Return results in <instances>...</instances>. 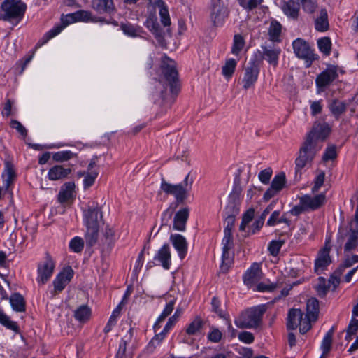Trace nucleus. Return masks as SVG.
Masks as SVG:
<instances>
[{
    "label": "nucleus",
    "instance_id": "obj_1",
    "mask_svg": "<svg viewBox=\"0 0 358 358\" xmlns=\"http://www.w3.org/2000/svg\"><path fill=\"white\" fill-rule=\"evenodd\" d=\"M266 310L264 305L247 308L235 319L234 324L240 329H257L261 326Z\"/></svg>",
    "mask_w": 358,
    "mask_h": 358
},
{
    "label": "nucleus",
    "instance_id": "obj_2",
    "mask_svg": "<svg viewBox=\"0 0 358 358\" xmlns=\"http://www.w3.org/2000/svg\"><path fill=\"white\" fill-rule=\"evenodd\" d=\"M189 173L185 178L182 183L173 185L167 182L164 178L162 180L160 189L166 194L174 196L178 203H182L188 197L189 190L191 189L192 180L189 183Z\"/></svg>",
    "mask_w": 358,
    "mask_h": 358
},
{
    "label": "nucleus",
    "instance_id": "obj_3",
    "mask_svg": "<svg viewBox=\"0 0 358 358\" xmlns=\"http://www.w3.org/2000/svg\"><path fill=\"white\" fill-rule=\"evenodd\" d=\"M2 13L0 14V20L10 21L13 19L20 20L23 17L26 5L21 0H4L1 6Z\"/></svg>",
    "mask_w": 358,
    "mask_h": 358
},
{
    "label": "nucleus",
    "instance_id": "obj_4",
    "mask_svg": "<svg viewBox=\"0 0 358 358\" xmlns=\"http://www.w3.org/2000/svg\"><path fill=\"white\" fill-rule=\"evenodd\" d=\"M320 147L315 143L311 144L309 140H305L301 145L299 156L295 160L296 173L299 172L308 164L311 163Z\"/></svg>",
    "mask_w": 358,
    "mask_h": 358
},
{
    "label": "nucleus",
    "instance_id": "obj_5",
    "mask_svg": "<svg viewBox=\"0 0 358 358\" xmlns=\"http://www.w3.org/2000/svg\"><path fill=\"white\" fill-rule=\"evenodd\" d=\"M161 69L164 78L169 83L171 92H177L178 74L175 62L164 55L161 59Z\"/></svg>",
    "mask_w": 358,
    "mask_h": 358
},
{
    "label": "nucleus",
    "instance_id": "obj_6",
    "mask_svg": "<svg viewBox=\"0 0 358 358\" xmlns=\"http://www.w3.org/2000/svg\"><path fill=\"white\" fill-rule=\"evenodd\" d=\"M292 48L295 55L305 61L306 67L310 66L312 63L319 58L318 55L313 52L309 43L303 38L295 39L292 42Z\"/></svg>",
    "mask_w": 358,
    "mask_h": 358
},
{
    "label": "nucleus",
    "instance_id": "obj_7",
    "mask_svg": "<svg viewBox=\"0 0 358 358\" xmlns=\"http://www.w3.org/2000/svg\"><path fill=\"white\" fill-rule=\"evenodd\" d=\"M301 309L292 308L287 315V328L289 330H294L299 327L301 334H304L312 327L310 321L305 317Z\"/></svg>",
    "mask_w": 358,
    "mask_h": 358
},
{
    "label": "nucleus",
    "instance_id": "obj_8",
    "mask_svg": "<svg viewBox=\"0 0 358 358\" xmlns=\"http://www.w3.org/2000/svg\"><path fill=\"white\" fill-rule=\"evenodd\" d=\"M229 10L224 0L211 1L210 18L215 26H221L229 17Z\"/></svg>",
    "mask_w": 358,
    "mask_h": 358
},
{
    "label": "nucleus",
    "instance_id": "obj_9",
    "mask_svg": "<svg viewBox=\"0 0 358 358\" xmlns=\"http://www.w3.org/2000/svg\"><path fill=\"white\" fill-rule=\"evenodd\" d=\"M55 269V263L49 253H45L44 260L38 263L36 281L39 285L45 284L52 277Z\"/></svg>",
    "mask_w": 358,
    "mask_h": 358
},
{
    "label": "nucleus",
    "instance_id": "obj_10",
    "mask_svg": "<svg viewBox=\"0 0 358 358\" xmlns=\"http://www.w3.org/2000/svg\"><path fill=\"white\" fill-rule=\"evenodd\" d=\"M331 129L328 124L315 123L312 129L306 136V140H309L311 144L315 143L322 148V142L326 139L330 133Z\"/></svg>",
    "mask_w": 358,
    "mask_h": 358
},
{
    "label": "nucleus",
    "instance_id": "obj_11",
    "mask_svg": "<svg viewBox=\"0 0 358 358\" xmlns=\"http://www.w3.org/2000/svg\"><path fill=\"white\" fill-rule=\"evenodd\" d=\"M338 76L337 66L331 65L317 75L315 79L316 86L319 91L323 92Z\"/></svg>",
    "mask_w": 358,
    "mask_h": 358
},
{
    "label": "nucleus",
    "instance_id": "obj_12",
    "mask_svg": "<svg viewBox=\"0 0 358 358\" xmlns=\"http://www.w3.org/2000/svg\"><path fill=\"white\" fill-rule=\"evenodd\" d=\"M222 243L223 248L220 270L223 273H226L229 271V268L232 264V258L229 254V250L234 246L232 234L224 233V237Z\"/></svg>",
    "mask_w": 358,
    "mask_h": 358
},
{
    "label": "nucleus",
    "instance_id": "obj_13",
    "mask_svg": "<svg viewBox=\"0 0 358 358\" xmlns=\"http://www.w3.org/2000/svg\"><path fill=\"white\" fill-rule=\"evenodd\" d=\"M259 73V67L256 61H250L244 69V76L242 80L243 87L248 90L257 82Z\"/></svg>",
    "mask_w": 358,
    "mask_h": 358
},
{
    "label": "nucleus",
    "instance_id": "obj_14",
    "mask_svg": "<svg viewBox=\"0 0 358 358\" xmlns=\"http://www.w3.org/2000/svg\"><path fill=\"white\" fill-rule=\"evenodd\" d=\"M71 13L66 15H62L61 17V24L55 26L52 29L48 31L43 36L41 43V41L37 43L36 48L47 43L49 40L58 35L64 29V28H65L69 24L76 22V20H74V17H69Z\"/></svg>",
    "mask_w": 358,
    "mask_h": 358
},
{
    "label": "nucleus",
    "instance_id": "obj_15",
    "mask_svg": "<svg viewBox=\"0 0 358 358\" xmlns=\"http://www.w3.org/2000/svg\"><path fill=\"white\" fill-rule=\"evenodd\" d=\"M286 177L283 172H281L274 176L271 181L270 187L265 192L264 199L268 201L277 195L285 186Z\"/></svg>",
    "mask_w": 358,
    "mask_h": 358
},
{
    "label": "nucleus",
    "instance_id": "obj_16",
    "mask_svg": "<svg viewBox=\"0 0 358 358\" xmlns=\"http://www.w3.org/2000/svg\"><path fill=\"white\" fill-rule=\"evenodd\" d=\"M74 272L71 267L64 268L53 280L54 294L61 292L70 282L73 276Z\"/></svg>",
    "mask_w": 358,
    "mask_h": 358
},
{
    "label": "nucleus",
    "instance_id": "obj_17",
    "mask_svg": "<svg viewBox=\"0 0 358 358\" xmlns=\"http://www.w3.org/2000/svg\"><path fill=\"white\" fill-rule=\"evenodd\" d=\"M241 189L238 187L234 188L232 192L229 196V201L224 209L227 216L233 215L236 217L239 213L240 194Z\"/></svg>",
    "mask_w": 358,
    "mask_h": 358
},
{
    "label": "nucleus",
    "instance_id": "obj_18",
    "mask_svg": "<svg viewBox=\"0 0 358 358\" xmlns=\"http://www.w3.org/2000/svg\"><path fill=\"white\" fill-rule=\"evenodd\" d=\"M99 217L102 218L101 208L96 203L93 202L91 206H88L87 210L84 214V221L85 226L99 227Z\"/></svg>",
    "mask_w": 358,
    "mask_h": 358
},
{
    "label": "nucleus",
    "instance_id": "obj_19",
    "mask_svg": "<svg viewBox=\"0 0 358 358\" xmlns=\"http://www.w3.org/2000/svg\"><path fill=\"white\" fill-rule=\"evenodd\" d=\"M262 278V270L258 263H253L243 276V282L248 287L255 285Z\"/></svg>",
    "mask_w": 358,
    "mask_h": 358
},
{
    "label": "nucleus",
    "instance_id": "obj_20",
    "mask_svg": "<svg viewBox=\"0 0 358 358\" xmlns=\"http://www.w3.org/2000/svg\"><path fill=\"white\" fill-rule=\"evenodd\" d=\"M301 198V203L304 205L306 210H315L320 208L325 201V195L317 194L314 196L303 195Z\"/></svg>",
    "mask_w": 358,
    "mask_h": 358
},
{
    "label": "nucleus",
    "instance_id": "obj_21",
    "mask_svg": "<svg viewBox=\"0 0 358 358\" xmlns=\"http://www.w3.org/2000/svg\"><path fill=\"white\" fill-rule=\"evenodd\" d=\"M154 260L159 262L158 265H161L164 269H170L171 265V254L169 245L165 243L157 251L154 257Z\"/></svg>",
    "mask_w": 358,
    "mask_h": 358
},
{
    "label": "nucleus",
    "instance_id": "obj_22",
    "mask_svg": "<svg viewBox=\"0 0 358 358\" xmlns=\"http://www.w3.org/2000/svg\"><path fill=\"white\" fill-rule=\"evenodd\" d=\"M330 252V246L327 245L326 243L324 247L320 250L318 253V257L315 259V269L317 272L320 270L322 271L329 266L331 262V257L329 255Z\"/></svg>",
    "mask_w": 358,
    "mask_h": 358
},
{
    "label": "nucleus",
    "instance_id": "obj_23",
    "mask_svg": "<svg viewBox=\"0 0 358 358\" xmlns=\"http://www.w3.org/2000/svg\"><path fill=\"white\" fill-rule=\"evenodd\" d=\"M75 183L73 182H65L60 189L57 196L58 201L60 203H64L73 200L76 196L75 192Z\"/></svg>",
    "mask_w": 358,
    "mask_h": 358
},
{
    "label": "nucleus",
    "instance_id": "obj_24",
    "mask_svg": "<svg viewBox=\"0 0 358 358\" xmlns=\"http://www.w3.org/2000/svg\"><path fill=\"white\" fill-rule=\"evenodd\" d=\"M170 240L178 253V256L183 259L187 253V243L185 238L180 234H172Z\"/></svg>",
    "mask_w": 358,
    "mask_h": 358
},
{
    "label": "nucleus",
    "instance_id": "obj_25",
    "mask_svg": "<svg viewBox=\"0 0 358 358\" xmlns=\"http://www.w3.org/2000/svg\"><path fill=\"white\" fill-rule=\"evenodd\" d=\"M71 171L72 170L69 167H64L62 165H55L49 169L48 178L52 181L64 180L68 177Z\"/></svg>",
    "mask_w": 358,
    "mask_h": 358
},
{
    "label": "nucleus",
    "instance_id": "obj_26",
    "mask_svg": "<svg viewBox=\"0 0 358 358\" xmlns=\"http://www.w3.org/2000/svg\"><path fill=\"white\" fill-rule=\"evenodd\" d=\"M314 25L316 31L324 32L329 28L328 14L326 8H322L319 10L316 16H313Z\"/></svg>",
    "mask_w": 358,
    "mask_h": 358
},
{
    "label": "nucleus",
    "instance_id": "obj_27",
    "mask_svg": "<svg viewBox=\"0 0 358 358\" xmlns=\"http://www.w3.org/2000/svg\"><path fill=\"white\" fill-rule=\"evenodd\" d=\"M282 10L289 18L297 20L300 13V3L294 0L283 1L282 4Z\"/></svg>",
    "mask_w": 358,
    "mask_h": 358
},
{
    "label": "nucleus",
    "instance_id": "obj_28",
    "mask_svg": "<svg viewBox=\"0 0 358 358\" xmlns=\"http://www.w3.org/2000/svg\"><path fill=\"white\" fill-rule=\"evenodd\" d=\"M92 8L99 13L110 14L115 10L113 0H92Z\"/></svg>",
    "mask_w": 358,
    "mask_h": 358
},
{
    "label": "nucleus",
    "instance_id": "obj_29",
    "mask_svg": "<svg viewBox=\"0 0 358 358\" xmlns=\"http://www.w3.org/2000/svg\"><path fill=\"white\" fill-rule=\"evenodd\" d=\"M262 58L266 59L271 65L275 67L278 64L279 55L281 52L280 48L262 47Z\"/></svg>",
    "mask_w": 358,
    "mask_h": 358
},
{
    "label": "nucleus",
    "instance_id": "obj_30",
    "mask_svg": "<svg viewBox=\"0 0 358 358\" xmlns=\"http://www.w3.org/2000/svg\"><path fill=\"white\" fill-rule=\"evenodd\" d=\"M189 217L188 208H184L178 210L173 218V229L178 231H184Z\"/></svg>",
    "mask_w": 358,
    "mask_h": 358
},
{
    "label": "nucleus",
    "instance_id": "obj_31",
    "mask_svg": "<svg viewBox=\"0 0 358 358\" xmlns=\"http://www.w3.org/2000/svg\"><path fill=\"white\" fill-rule=\"evenodd\" d=\"M120 27L125 35L132 38L139 37L144 32L141 26L138 24H133L127 21L121 22L120 24Z\"/></svg>",
    "mask_w": 358,
    "mask_h": 358
},
{
    "label": "nucleus",
    "instance_id": "obj_32",
    "mask_svg": "<svg viewBox=\"0 0 358 358\" xmlns=\"http://www.w3.org/2000/svg\"><path fill=\"white\" fill-rule=\"evenodd\" d=\"M319 314V301L315 298H311L306 303V317L310 321L315 322L317 320Z\"/></svg>",
    "mask_w": 358,
    "mask_h": 358
},
{
    "label": "nucleus",
    "instance_id": "obj_33",
    "mask_svg": "<svg viewBox=\"0 0 358 358\" xmlns=\"http://www.w3.org/2000/svg\"><path fill=\"white\" fill-rule=\"evenodd\" d=\"M10 303L16 312H24L26 310L25 300L20 293L13 294L10 297Z\"/></svg>",
    "mask_w": 358,
    "mask_h": 358
},
{
    "label": "nucleus",
    "instance_id": "obj_34",
    "mask_svg": "<svg viewBox=\"0 0 358 358\" xmlns=\"http://www.w3.org/2000/svg\"><path fill=\"white\" fill-rule=\"evenodd\" d=\"M69 17H74V20H76V22H95L97 20L96 16H94L90 11L85 10H79L71 13Z\"/></svg>",
    "mask_w": 358,
    "mask_h": 358
},
{
    "label": "nucleus",
    "instance_id": "obj_35",
    "mask_svg": "<svg viewBox=\"0 0 358 358\" xmlns=\"http://www.w3.org/2000/svg\"><path fill=\"white\" fill-rule=\"evenodd\" d=\"M91 309L87 305L79 306L74 312V317L81 323L87 322L91 316Z\"/></svg>",
    "mask_w": 358,
    "mask_h": 358
},
{
    "label": "nucleus",
    "instance_id": "obj_36",
    "mask_svg": "<svg viewBox=\"0 0 358 358\" xmlns=\"http://www.w3.org/2000/svg\"><path fill=\"white\" fill-rule=\"evenodd\" d=\"M87 231L85 235L86 243L88 246H93L97 242L99 227L86 226Z\"/></svg>",
    "mask_w": 358,
    "mask_h": 358
},
{
    "label": "nucleus",
    "instance_id": "obj_37",
    "mask_svg": "<svg viewBox=\"0 0 358 358\" xmlns=\"http://www.w3.org/2000/svg\"><path fill=\"white\" fill-rule=\"evenodd\" d=\"M281 31L282 25L276 20L272 21L270 24L268 32L269 39L273 42H280Z\"/></svg>",
    "mask_w": 358,
    "mask_h": 358
},
{
    "label": "nucleus",
    "instance_id": "obj_38",
    "mask_svg": "<svg viewBox=\"0 0 358 358\" xmlns=\"http://www.w3.org/2000/svg\"><path fill=\"white\" fill-rule=\"evenodd\" d=\"M329 109L331 113L336 117L338 118L342 114H343L347 109V105L344 101L335 99L329 105Z\"/></svg>",
    "mask_w": 358,
    "mask_h": 358
},
{
    "label": "nucleus",
    "instance_id": "obj_39",
    "mask_svg": "<svg viewBox=\"0 0 358 358\" xmlns=\"http://www.w3.org/2000/svg\"><path fill=\"white\" fill-rule=\"evenodd\" d=\"M157 6L159 8V15L161 18V22L164 26H169L171 24V20L169 13L165 3L162 0H158L156 3Z\"/></svg>",
    "mask_w": 358,
    "mask_h": 358
},
{
    "label": "nucleus",
    "instance_id": "obj_40",
    "mask_svg": "<svg viewBox=\"0 0 358 358\" xmlns=\"http://www.w3.org/2000/svg\"><path fill=\"white\" fill-rule=\"evenodd\" d=\"M237 61L234 59H229L226 60L224 65L222 68V75L227 80L230 79L236 69Z\"/></svg>",
    "mask_w": 358,
    "mask_h": 358
},
{
    "label": "nucleus",
    "instance_id": "obj_41",
    "mask_svg": "<svg viewBox=\"0 0 358 358\" xmlns=\"http://www.w3.org/2000/svg\"><path fill=\"white\" fill-rule=\"evenodd\" d=\"M166 333L164 330L160 331L159 333H155V336L152 338V340L149 342L148 345H147V350L150 352H153L155 348L159 346L162 341L165 338L166 336Z\"/></svg>",
    "mask_w": 358,
    "mask_h": 358
},
{
    "label": "nucleus",
    "instance_id": "obj_42",
    "mask_svg": "<svg viewBox=\"0 0 358 358\" xmlns=\"http://www.w3.org/2000/svg\"><path fill=\"white\" fill-rule=\"evenodd\" d=\"M145 25L156 37L161 36V29L156 17L150 16L148 17Z\"/></svg>",
    "mask_w": 358,
    "mask_h": 358
},
{
    "label": "nucleus",
    "instance_id": "obj_43",
    "mask_svg": "<svg viewBox=\"0 0 358 358\" xmlns=\"http://www.w3.org/2000/svg\"><path fill=\"white\" fill-rule=\"evenodd\" d=\"M203 325V320L197 316L194 320L187 326L186 333L188 335H194L200 331Z\"/></svg>",
    "mask_w": 358,
    "mask_h": 358
},
{
    "label": "nucleus",
    "instance_id": "obj_44",
    "mask_svg": "<svg viewBox=\"0 0 358 358\" xmlns=\"http://www.w3.org/2000/svg\"><path fill=\"white\" fill-rule=\"evenodd\" d=\"M0 323L7 329L15 332L19 331V327L17 322L11 321L1 310H0Z\"/></svg>",
    "mask_w": 358,
    "mask_h": 358
},
{
    "label": "nucleus",
    "instance_id": "obj_45",
    "mask_svg": "<svg viewBox=\"0 0 358 358\" xmlns=\"http://www.w3.org/2000/svg\"><path fill=\"white\" fill-rule=\"evenodd\" d=\"M358 245V231L351 230L348 241L344 246V251H350Z\"/></svg>",
    "mask_w": 358,
    "mask_h": 358
},
{
    "label": "nucleus",
    "instance_id": "obj_46",
    "mask_svg": "<svg viewBox=\"0 0 358 358\" xmlns=\"http://www.w3.org/2000/svg\"><path fill=\"white\" fill-rule=\"evenodd\" d=\"M76 156V154L73 153L70 150H63L53 153L52 159L54 161L57 162H64L73 158Z\"/></svg>",
    "mask_w": 358,
    "mask_h": 358
},
{
    "label": "nucleus",
    "instance_id": "obj_47",
    "mask_svg": "<svg viewBox=\"0 0 358 358\" xmlns=\"http://www.w3.org/2000/svg\"><path fill=\"white\" fill-rule=\"evenodd\" d=\"M333 335H334V328L332 327L325 334V336L322 340V344H321V349L322 350V352H324V354H328L329 352V351L331 350Z\"/></svg>",
    "mask_w": 358,
    "mask_h": 358
},
{
    "label": "nucleus",
    "instance_id": "obj_48",
    "mask_svg": "<svg viewBox=\"0 0 358 358\" xmlns=\"http://www.w3.org/2000/svg\"><path fill=\"white\" fill-rule=\"evenodd\" d=\"M358 263V255H345V259L341 266L338 268L337 272L341 274L344 269L352 266L354 264Z\"/></svg>",
    "mask_w": 358,
    "mask_h": 358
},
{
    "label": "nucleus",
    "instance_id": "obj_49",
    "mask_svg": "<svg viewBox=\"0 0 358 358\" xmlns=\"http://www.w3.org/2000/svg\"><path fill=\"white\" fill-rule=\"evenodd\" d=\"M98 171H87V173H85V172H80L78 173V175L80 176H85V178H84V180H83V185H84V187L86 189V188H89L90 187L92 186L95 182V180L96 178H97L98 176Z\"/></svg>",
    "mask_w": 358,
    "mask_h": 358
},
{
    "label": "nucleus",
    "instance_id": "obj_50",
    "mask_svg": "<svg viewBox=\"0 0 358 358\" xmlns=\"http://www.w3.org/2000/svg\"><path fill=\"white\" fill-rule=\"evenodd\" d=\"M320 50L324 55H329L331 50V41L329 37H323L317 41Z\"/></svg>",
    "mask_w": 358,
    "mask_h": 358
},
{
    "label": "nucleus",
    "instance_id": "obj_51",
    "mask_svg": "<svg viewBox=\"0 0 358 358\" xmlns=\"http://www.w3.org/2000/svg\"><path fill=\"white\" fill-rule=\"evenodd\" d=\"M300 4L304 12L311 15H313L318 8V4L315 0H302L300 1Z\"/></svg>",
    "mask_w": 358,
    "mask_h": 358
},
{
    "label": "nucleus",
    "instance_id": "obj_52",
    "mask_svg": "<svg viewBox=\"0 0 358 358\" xmlns=\"http://www.w3.org/2000/svg\"><path fill=\"white\" fill-rule=\"evenodd\" d=\"M245 41L243 38L239 35L236 34L234 37V43L231 48V53L238 55L240 52L242 50L244 47Z\"/></svg>",
    "mask_w": 358,
    "mask_h": 358
},
{
    "label": "nucleus",
    "instance_id": "obj_53",
    "mask_svg": "<svg viewBox=\"0 0 358 358\" xmlns=\"http://www.w3.org/2000/svg\"><path fill=\"white\" fill-rule=\"evenodd\" d=\"M69 248L74 252H81L84 248L83 240L79 236L74 237L69 243Z\"/></svg>",
    "mask_w": 358,
    "mask_h": 358
},
{
    "label": "nucleus",
    "instance_id": "obj_54",
    "mask_svg": "<svg viewBox=\"0 0 358 358\" xmlns=\"http://www.w3.org/2000/svg\"><path fill=\"white\" fill-rule=\"evenodd\" d=\"M285 241L280 240H275L270 242L268 247L269 254L273 257L278 256Z\"/></svg>",
    "mask_w": 358,
    "mask_h": 358
},
{
    "label": "nucleus",
    "instance_id": "obj_55",
    "mask_svg": "<svg viewBox=\"0 0 358 358\" xmlns=\"http://www.w3.org/2000/svg\"><path fill=\"white\" fill-rule=\"evenodd\" d=\"M127 341L121 340L115 358H133L131 352H127Z\"/></svg>",
    "mask_w": 358,
    "mask_h": 358
},
{
    "label": "nucleus",
    "instance_id": "obj_56",
    "mask_svg": "<svg viewBox=\"0 0 358 358\" xmlns=\"http://www.w3.org/2000/svg\"><path fill=\"white\" fill-rule=\"evenodd\" d=\"M239 5L244 9L252 10L260 5L263 0H238Z\"/></svg>",
    "mask_w": 358,
    "mask_h": 358
},
{
    "label": "nucleus",
    "instance_id": "obj_57",
    "mask_svg": "<svg viewBox=\"0 0 358 358\" xmlns=\"http://www.w3.org/2000/svg\"><path fill=\"white\" fill-rule=\"evenodd\" d=\"M220 301L216 296L213 297L211 300L212 311L216 313L220 318H226L225 312L220 308Z\"/></svg>",
    "mask_w": 358,
    "mask_h": 358
},
{
    "label": "nucleus",
    "instance_id": "obj_58",
    "mask_svg": "<svg viewBox=\"0 0 358 358\" xmlns=\"http://www.w3.org/2000/svg\"><path fill=\"white\" fill-rule=\"evenodd\" d=\"M337 157L336 148L335 145H330L325 150L322 160L324 162H328L329 160H334Z\"/></svg>",
    "mask_w": 358,
    "mask_h": 358
},
{
    "label": "nucleus",
    "instance_id": "obj_59",
    "mask_svg": "<svg viewBox=\"0 0 358 358\" xmlns=\"http://www.w3.org/2000/svg\"><path fill=\"white\" fill-rule=\"evenodd\" d=\"M273 171L271 168L265 169L259 173V179L263 184H268L272 176Z\"/></svg>",
    "mask_w": 358,
    "mask_h": 358
},
{
    "label": "nucleus",
    "instance_id": "obj_60",
    "mask_svg": "<svg viewBox=\"0 0 358 358\" xmlns=\"http://www.w3.org/2000/svg\"><path fill=\"white\" fill-rule=\"evenodd\" d=\"M10 126L11 128L15 129L24 138L27 136L26 128L19 121L12 120L10 122Z\"/></svg>",
    "mask_w": 358,
    "mask_h": 358
},
{
    "label": "nucleus",
    "instance_id": "obj_61",
    "mask_svg": "<svg viewBox=\"0 0 358 358\" xmlns=\"http://www.w3.org/2000/svg\"><path fill=\"white\" fill-rule=\"evenodd\" d=\"M222 337V332L217 329L213 327L210 332L208 334V338L213 343H218Z\"/></svg>",
    "mask_w": 358,
    "mask_h": 358
},
{
    "label": "nucleus",
    "instance_id": "obj_62",
    "mask_svg": "<svg viewBox=\"0 0 358 358\" xmlns=\"http://www.w3.org/2000/svg\"><path fill=\"white\" fill-rule=\"evenodd\" d=\"M175 301H170L164 308L162 314L159 316V321H164V320L173 312L174 308Z\"/></svg>",
    "mask_w": 358,
    "mask_h": 358
},
{
    "label": "nucleus",
    "instance_id": "obj_63",
    "mask_svg": "<svg viewBox=\"0 0 358 358\" xmlns=\"http://www.w3.org/2000/svg\"><path fill=\"white\" fill-rule=\"evenodd\" d=\"M323 105L322 101H310V111L313 116L320 114L322 111Z\"/></svg>",
    "mask_w": 358,
    "mask_h": 358
},
{
    "label": "nucleus",
    "instance_id": "obj_64",
    "mask_svg": "<svg viewBox=\"0 0 358 358\" xmlns=\"http://www.w3.org/2000/svg\"><path fill=\"white\" fill-rule=\"evenodd\" d=\"M238 337L241 342L247 344L253 343L255 340L254 335L251 332L246 331L241 332Z\"/></svg>",
    "mask_w": 358,
    "mask_h": 358
}]
</instances>
